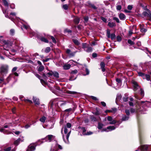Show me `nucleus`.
Segmentation results:
<instances>
[{
    "label": "nucleus",
    "mask_w": 151,
    "mask_h": 151,
    "mask_svg": "<svg viewBox=\"0 0 151 151\" xmlns=\"http://www.w3.org/2000/svg\"><path fill=\"white\" fill-rule=\"evenodd\" d=\"M60 99L59 98L51 100L49 103L48 107L52 110L58 109L59 107L58 104L60 103Z\"/></svg>",
    "instance_id": "obj_1"
},
{
    "label": "nucleus",
    "mask_w": 151,
    "mask_h": 151,
    "mask_svg": "<svg viewBox=\"0 0 151 151\" xmlns=\"http://www.w3.org/2000/svg\"><path fill=\"white\" fill-rule=\"evenodd\" d=\"M43 142L42 140H39L36 142L31 144L28 146V149L26 151H33L35 149L37 145H40Z\"/></svg>",
    "instance_id": "obj_2"
},
{
    "label": "nucleus",
    "mask_w": 151,
    "mask_h": 151,
    "mask_svg": "<svg viewBox=\"0 0 151 151\" xmlns=\"http://www.w3.org/2000/svg\"><path fill=\"white\" fill-rule=\"evenodd\" d=\"M17 69V67H15L13 68L12 70V73H14L11 74L7 78L6 80L7 83H8L10 80H12L14 79V77L15 76H18V74L15 72Z\"/></svg>",
    "instance_id": "obj_3"
},
{
    "label": "nucleus",
    "mask_w": 151,
    "mask_h": 151,
    "mask_svg": "<svg viewBox=\"0 0 151 151\" xmlns=\"http://www.w3.org/2000/svg\"><path fill=\"white\" fill-rule=\"evenodd\" d=\"M3 12L4 14L5 15L6 17L10 19L12 21H13L14 19V17H15L16 13L15 12H12L10 14V15L9 16L8 15V11L7 9L6 10L3 9Z\"/></svg>",
    "instance_id": "obj_4"
},
{
    "label": "nucleus",
    "mask_w": 151,
    "mask_h": 151,
    "mask_svg": "<svg viewBox=\"0 0 151 151\" xmlns=\"http://www.w3.org/2000/svg\"><path fill=\"white\" fill-rule=\"evenodd\" d=\"M55 136L52 135H48L46 136L45 138L41 139L42 141L44 142L42 140H44L45 142H51L54 139Z\"/></svg>",
    "instance_id": "obj_5"
},
{
    "label": "nucleus",
    "mask_w": 151,
    "mask_h": 151,
    "mask_svg": "<svg viewBox=\"0 0 151 151\" xmlns=\"http://www.w3.org/2000/svg\"><path fill=\"white\" fill-rule=\"evenodd\" d=\"M135 151H150L148 146L147 145H141L139 148Z\"/></svg>",
    "instance_id": "obj_6"
},
{
    "label": "nucleus",
    "mask_w": 151,
    "mask_h": 151,
    "mask_svg": "<svg viewBox=\"0 0 151 151\" xmlns=\"http://www.w3.org/2000/svg\"><path fill=\"white\" fill-rule=\"evenodd\" d=\"M58 149L62 150V147L60 145L56 144L54 146L51 147L50 151H58Z\"/></svg>",
    "instance_id": "obj_7"
},
{
    "label": "nucleus",
    "mask_w": 151,
    "mask_h": 151,
    "mask_svg": "<svg viewBox=\"0 0 151 151\" xmlns=\"http://www.w3.org/2000/svg\"><path fill=\"white\" fill-rule=\"evenodd\" d=\"M8 67L6 65H2L0 68V72L1 74L6 73L7 72Z\"/></svg>",
    "instance_id": "obj_8"
},
{
    "label": "nucleus",
    "mask_w": 151,
    "mask_h": 151,
    "mask_svg": "<svg viewBox=\"0 0 151 151\" xmlns=\"http://www.w3.org/2000/svg\"><path fill=\"white\" fill-rule=\"evenodd\" d=\"M13 124L12 123H10L8 124V125H5L4 127L2 128H1L0 130V131L1 132H3L4 133H6V130L4 129V128H9V127L10 126H13Z\"/></svg>",
    "instance_id": "obj_9"
},
{
    "label": "nucleus",
    "mask_w": 151,
    "mask_h": 151,
    "mask_svg": "<svg viewBox=\"0 0 151 151\" xmlns=\"http://www.w3.org/2000/svg\"><path fill=\"white\" fill-rule=\"evenodd\" d=\"M132 82L133 87V89L135 91L138 89L139 86L137 83L134 81L132 80Z\"/></svg>",
    "instance_id": "obj_10"
},
{
    "label": "nucleus",
    "mask_w": 151,
    "mask_h": 151,
    "mask_svg": "<svg viewBox=\"0 0 151 151\" xmlns=\"http://www.w3.org/2000/svg\"><path fill=\"white\" fill-rule=\"evenodd\" d=\"M116 127L114 126H111L108 127L106 129H103V131L108 132L111 131L115 129Z\"/></svg>",
    "instance_id": "obj_11"
},
{
    "label": "nucleus",
    "mask_w": 151,
    "mask_h": 151,
    "mask_svg": "<svg viewBox=\"0 0 151 151\" xmlns=\"http://www.w3.org/2000/svg\"><path fill=\"white\" fill-rule=\"evenodd\" d=\"M33 99L34 103L36 105H39L40 104V101L39 99L36 97L33 96Z\"/></svg>",
    "instance_id": "obj_12"
},
{
    "label": "nucleus",
    "mask_w": 151,
    "mask_h": 151,
    "mask_svg": "<svg viewBox=\"0 0 151 151\" xmlns=\"http://www.w3.org/2000/svg\"><path fill=\"white\" fill-rule=\"evenodd\" d=\"M22 25L21 26V29H23V28H24L26 29H30L27 23H22Z\"/></svg>",
    "instance_id": "obj_13"
},
{
    "label": "nucleus",
    "mask_w": 151,
    "mask_h": 151,
    "mask_svg": "<svg viewBox=\"0 0 151 151\" xmlns=\"http://www.w3.org/2000/svg\"><path fill=\"white\" fill-rule=\"evenodd\" d=\"M39 39L42 42H44L45 43L48 42V41L47 40V39L43 36H41L39 38Z\"/></svg>",
    "instance_id": "obj_14"
},
{
    "label": "nucleus",
    "mask_w": 151,
    "mask_h": 151,
    "mask_svg": "<svg viewBox=\"0 0 151 151\" xmlns=\"http://www.w3.org/2000/svg\"><path fill=\"white\" fill-rule=\"evenodd\" d=\"M101 66V68L102 69V70L103 72H104L105 70V69L104 68L105 67V64L104 62H101L100 64Z\"/></svg>",
    "instance_id": "obj_15"
},
{
    "label": "nucleus",
    "mask_w": 151,
    "mask_h": 151,
    "mask_svg": "<svg viewBox=\"0 0 151 151\" xmlns=\"http://www.w3.org/2000/svg\"><path fill=\"white\" fill-rule=\"evenodd\" d=\"M92 50L93 48L89 46L84 50L87 52H90L92 51Z\"/></svg>",
    "instance_id": "obj_16"
},
{
    "label": "nucleus",
    "mask_w": 151,
    "mask_h": 151,
    "mask_svg": "<svg viewBox=\"0 0 151 151\" xmlns=\"http://www.w3.org/2000/svg\"><path fill=\"white\" fill-rule=\"evenodd\" d=\"M66 53L67 54L68 56L70 57H73V56H71V54L73 53V52H71V50L69 49H66Z\"/></svg>",
    "instance_id": "obj_17"
},
{
    "label": "nucleus",
    "mask_w": 151,
    "mask_h": 151,
    "mask_svg": "<svg viewBox=\"0 0 151 151\" xmlns=\"http://www.w3.org/2000/svg\"><path fill=\"white\" fill-rule=\"evenodd\" d=\"M22 141L21 140L20 138H19L17 139L14 142V144L17 146L19 143L20 142H22Z\"/></svg>",
    "instance_id": "obj_18"
},
{
    "label": "nucleus",
    "mask_w": 151,
    "mask_h": 151,
    "mask_svg": "<svg viewBox=\"0 0 151 151\" xmlns=\"http://www.w3.org/2000/svg\"><path fill=\"white\" fill-rule=\"evenodd\" d=\"M71 67V65L70 64H65L63 66L64 69L67 70L69 69Z\"/></svg>",
    "instance_id": "obj_19"
},
{
    "label": "nucleus",
    "mask_w": 151,
    "mask_h": 151,
    "mask_svg": "<svg viewBox=\"0 0 151 151\" xmlns=\"http://www.w3.org/2000/svg\"><path fill=\"white\" fill-rule=\"evenodd\" d=\"M119 17L121 20H123L125 19V16L122 13H121L119 15Z\"/></svg>",
    "instance_id": "obj_20"
},
{
    "label": "nucleus",
    "mask_w": 151,
    "mask_h": 151,
    "mask_svg": "<svg viewBox=\"0 0 151 151\" xmlns=\"http://www.w3.org/2000/svg\"><path fill=\"white\" fill-rule=\"evenodd\" d=\"M108 25L110 27L112 28L116 26V24L113 22H109Z\"/></svg>",
    "instance_id": "obj_21"
},
{
    "label": "nucleus",
    "mask_w": 151,
    "mask_h": 151,
    "mask_svg": "<svg viewBox=\"0 0 151 151\" xmlns=\"http://www.w3.org/2000/svg\"><path fill=\"white\" fill-rule=\"evenodd\" d=\"M72 41L76 45L78 46L80 44V42L76 39H73Z\"/></svg>",
    "instance_id": "obj_22"
},
{
    "label": "nucleus",
    "mask_w": 151,
    "mask_h": 151,
    "mask_svg": "<svg viewBox=\"0 0 151 151\" xmlns=\"http://www.w3.org/2000/svg\"><path fill=\"white\" fill-rule=\"evenodd\" d=\"M120 2H118L117 4L116 7V9L117 10H120L121 9V6L120 5Z\"/></svg>",
    "instance_id": "obj_23"
},
{
    "label": "nucleus",
    "mask_w": 151,
    "mask_h": 151,
    "mask_svg": "<svg viewBox=\"0 0 151 151\" xmlns=\"http://www.w3.org/2000/svg\"><path fill=\"white\" fill-rule=\"evenodd\" d=\"M89 45L87 44L86 43H83L82 44V47L84 50L86 49L88 46H89Z\"/></svg>",
    "instance_id": "obj_24"
},
{
    "label": "nucleus",
    "mask_w": 151,
    "mask_h": 151,
    "mask_svg": "<svg viewBox=\"0 0 151 151\" xmlns=\"http://www.w3.org/2000/svg\"><path fill=\"white\" fill-rule=\"evenodd\" d=\"M129 118V116L126 115L123 116L122 118V121H126Z\"/></svg>",
    "instance_id": "obj_25"
},
{
    "label": "nucleus",
    "mask_w": 151,
    "mask_h": 151,
    "mask_svg": "<svg viewBox=\"0 0 151 151\" xmlns=\"http://www.w3.org/2000/svg\"><path fill=\"white\" fill-rule=\"evenodd\" d=\"M143 79H146L147 80L149 81L150 80V76L149 75L145 74Z\"/></svg>",
    "instance_id": "obj_26"
},
{
    "label": "nucleus",
    "mask_w": 151,
    "mask_h": 151,
    "mask_svg": "<svg viewBox=\"0 0 151 151\" xmlns=\"http://www.w3.org/2000/svg\"><path fill=\"white\" fill-rule=\"evenodd\" d=\"M52 75L56 78H58L59 77V74L57 72L54 71L52 73Z\"/></svg>",
    "instance_id": "obj_27"
},
{
    "label": "nucleus",
    "mask_w": 151,
    "mask_h": 151,
    "mask_svg": "<svg viewBox=\"0 0 151 151\" xmlns=\"http://www.w3.org/2000/svg\"><path fill=\"white\" fill-rule=\"evenodd\" d=\"M3 2L4 5L6 7H8L9 6V4L8 2L6 0H3Z\"/></svg>",
    "instance_id": "obj_28"
},
{
    "label": "nucleus",
    "mask_w": 151,
    "mask_h": 151,
    "mask_svg": "<svg viewBox=\"0 0 151 151\" xmlns=\"http://www.w3.org/2000/svg\"><path fill=\"white\" fill-rule=\"evenodd\" d=\"M60 103H59L58 104H59L60 105V106H63L65 105L66 103V102L65 101H61V99H60Z\"/></svg>",
    "instance_id": "obj_29"
},
{
    "label": "nucleus",
    "mask_w": 151,
    "mask_h": 151,
    "mask_svg": "<svg viewBox=\"0 0 151 151\" xmlns=\"http://www.w3.org/2000/svg\"><path fill=\"white\" fill-rule=\"evenodd\" d=\"M46 117L45 116H43L40 119V121L44 123L46 120Z\"/></svg>",
    "instance_id": "obj_30"
},
{
    "label": "nucleus",
    "mask_w": 151,
    "mask_h": 151,
    "mask_svg": "<svg viewBox=\"0 0 151 151\" xmlns=\"http://www.w3.org/2000/svg\"><path fill=\"white\" fill-rule=\"evenodd\" d=\"M121 98H122V96H121V94H117V96H116V102L117 101H119V100H120L121 99Z\"/></svg>",
    "instance_id": "obj_31"
},
{
    "label": "nucleus",
    "mask_w": 151,
    "mask_h": 151,
    "mask_svg": "<svg viewBox=\"0 0 151 151\" xmlns=\"http://www.w3.org/2000/svg\"><path fill=\"white\" fill-rule=\"evenodd\" d=\"M84 66L86 68L85 71L86 72V75H84L86 76V75H88L89 73V71L87 68V65H84Z\"/></svg>",
    "instance_id": "obj_32"
},
{
    "label": "nucleus",
    "mask_w": 151,
    "mask_h": 151,
    "mask_svg": "<svg viewBox=\"0 0 151 151\" xmlns=\"http://www.w3.org/2000/svg\"><path fill=\"white\" fill-rule=\"evenodd\" d=\"M110 38L112 40H114L116 38V35L114 33H112L109 36V38Z\"/></svg>",
    "instance_id": "obj_33"
},
{
    "label": "nucleus",
    "mask_w": 151,
    "mask_h": 151,
    "mask_svg": "<svg viewBox=\"0 0 151 151\" xmlns=\"http://www.w3.org/2000/svg\"><path fill=\"white\" fill-rule=\"evenodd\" d=\"M74 22L76 24H78L80 22V19L78 17H76L74 19Z\"/></svg>",
    "instance_id": "obj_34"
},
{
    "label": "nucleus",
    "mask_w": 151,
    "mask_h": 151,
    "mask_svg": "<svg viewBox=\"0 0 151 151\" xmlns=\"http://www.w3.org/2000/svg\"><path fill=\"white\" fill-rule=\"evenodd\" d=\"M103 126L104 124H103L100 122H99L98 126V128L99 129H101Z\"/></svg>",
    "instance_id": "obj_35"
},
{
    "label": "nucleus",
    "mask_w": 151,
    "mask_h": 151,
    "mask_svg": "<svg viewBox=\"0 0 151 151\" xmlns=\"http://www.w3.org/2000/svg\"><path fill=\"white\" fill-rule=\"evenodd\" d=\"M44 69V66L41 65L38 68V71L39 72H41Z\"/></svg>",
    "instance_id": "obj_36"
},
{
    "label": "nucleus",
    "mask_w": 151,
    "mask_h": 151,
    "mask_svg": "<svg viewBox=\"0 0 151 151\" xmlns=\"http://www.w3.org/2000/svg\"><path fill=\"white\" fill-rule=\"evenodd\" d=\"M32 125V124L30 123H29L25 125L24 126V128L26 129H27L29 127H30L31 125Z\"/></svg>",
    "instance_id": "obj_37"
},
{
    "label": "nucleus",
    "mask_w": 151,
    "mask_h": 151,
    "mask_svg": "<svg viewBox=\"0 0 151 151\" xmlns=\"http://www.w3.org/2000/svg\"><path fill=\"white\" fill-rule=\"evenodd\" d=\"M91 119L92 121L93 122H96L97 121V119L96 118L93 116H91Z\"/></svg>",
    "instance_id": "obj_38"
},
{
    "label": "nucleus",
    "mask_w": 151,
    "mask_h": 151,
    "mask_svg": "<svg viewBox=\"0 0 151 151\" xmlns=\"http://www.w3.org/2000/svg\"><path fill=\"white\" fill-rule=\"evenodd\" d=\"M89 7L93 8L94 9H97V7L94 4H89Z\"/></svg>",
    "instance_id": "obj_39"
},
{
    "label": "nucleus",
    "mask_w": 151,
    "mask_h": 151,
    "mask_svg": "<svg viewBox=\"0 0 151 151\" xmlns=\"http://www.w3.org/2000/svg\"><path fill=\"white\" fill-rule=\"evenodd\" d=\"M138 75L139 76H141L143 78L144 77V76L145 74L141 72H138Z\"/></svg>",
    "instance_id": "obj_40"
},
{
    "label": "nucleus",
    "mask_w": 151,
    "mask_h": 151,
    "mask_svg": "<svg viewBox=\"0 0 151 151\" xmlns=\"http://www.w3.org/2000/svg\"><path fill=\"white\" fill-rule=\"evenodd\" d=\"M67 93L69 94H77V93L76 91H67Z\"/></svg>",
    "instance_id": "obj_41"
},
{
    "label": "nucleus",
    "mask_w": 151,
    "mask_h": 151,
    "mask_svg": "<svg viewBox=\"0 0 151 151\" xmlns=\"http://www.w3.org/2000/svg\"><path fill=\"white\" fill-rule=\"evenodd\" d=\"M149 12H150L149 11L148 12H144L143 13V14L144 16L148 17L149 14Z\"/></svg>",
    "instance_id": "obj_42"
},
{
    "label": "nucleus",
    "mask_w": 151,
    "mask_h": 151,
    "mask_svg": "<svg viewBox=\"0 0 151 151\" xmlns=\"http://www.w3.org/2000/svg\"><path fill=\"white\" fill-rule=\"evenodd\" d=\"M51 50V49L50 47H46L45 50V52L46 53L49 52Z\"/></svg>",
    "instance_id": "obj_43"
},
{
    "label": "nucleus",
    "mask_w": 151,
    "mask_h": 151,
    "mask_svg": "<svg viewBox=\"0 0 151 151\" xmlns=\"http://www.w3.org/2000/svg\"><path fill=\"white\" fill-rule=\"evenodd\" d=\"M3 42L4 45H7L8 46H9L10 42L8 40H4L3 41Z\"/></svg>",
    "instance_id": "obj_44"
},
{
    "label": "nucleus",
    "mask_w": 151,
    "mask_h": 151,
    "mask_svg": "<svg viewBox=\"0 0 151 151\" xmlns=\"http://www.w3.org/2000/svg\"><path fill=\"white\" fill-rule=\"evenodd\" d=\"M128 43L131 45H133L134 44V43L130 39H129L128 40Z\"/></svg>",
    "instance_id": "obj_45"
},
{
    "label": "nucleus",
    "mask_w": 151,
    "mask_h": 151,
    "mask_svg": "<svg viewBox=\"0 0 151 151\" xmlns=\"http://www.w3.org/2000/svg\"><path fill=\"white\" fill-rule=\"evenodd\" d=\"M82 130L83 134L84 135H86V129L84 127H82Z\"/></svg>",
    "instance_id": "obj_46"
},
{
    "label": "nucleus",
    "mask_w": 151,
    "mask_h": 151,
    "mask_svg": "<svg viewBox=\"0 0 151 151\" xmlns=\"http://www.w3.org/2000/svg\"><path fill=\"white\" fill-rule=\"evenodd\" d=\"M125 112L127 116H129L130 114V111L128 109L125 110Z\"/></svg>",
    "instance_id": "obj_47"
},
{
    "label": "nucleus",
    "mask_w": 151,
    "mask_h": 151,
    "mask_svg": "<svg viewBox=\"0 0 151 151\" xmlns=\"http://www.w3.org/2000/svg\"><path fill=\"white\" fill-rule=\"evenodd\" d=\"M116 81L118 83L121 84L122 83L121 79L119 78H116Z\"/></svg>",
    "instance_id": "obj_48"
},
{
    "label": "nucleus",
    "mask_w": 151,
    "mask_h": 151,
    "mask_svg": "<svg viewBox=\"0 0 151 151\" xmlns=\"http://www.w3.org/2000/svg\"><path fill=\"white\" fill-rule=\"evenodd\" d=\"M90 98L94 101H96L99 100V99H97L96 97L94 96H90Z\"/></svg>",
    "instance_id": "obj_49"
},
{
    "label": "nucleus",
    "mask_w": 151,
    "mask_h": 151,
    "mask_svg": "<svg viewBox=\"0 0 151 151\" xmlns=\"http://www.w3.org/2000/svg\"><path fill=\"white\" fill-rule=\"evenodd\" d=\"M67 128H70L71 127V124L70 123H68L66 124V126H65Z\"/></svg>",
    "instance_id": "obj_50"
},
{
    "label": "nucleus",
    "mask_w": 151,
    "mask_h": 151,
    "mask_svg": "<svg viewBox=\"0 0 151 151\" xmlns=\"http://www.w3.org/2000/svg\"><path fill=\"white\" fill-rule=\"evenodd\" d=\"M140 94L142 96V97H143L144 95V91L142 89H140Z\"/></svg>",
    "instance_id": "obj_51"
},
{
    "label": "nucleus",
    "mask_w": 151,
    "mask_h": 151,
    "mask_svg": "<svg viewBox=\"0 0 151 151\" xmlns=\"http://www.w3.org/2000/svg\"><path fill=\"white\" fill-rule=\"evenodd\" d=\"M63 8L65 10H67L68 8V6L67 4H65L63 5Z\"/></svg>",
    "instance_id": "obj_52"
},
{
    "label": "nucleus",
    "mask_w": 151,
    "mask_h": 151,
    "mask_svg": "<svg viewBox=\"0 0 151 151\" xmlns=\"http://www.w3.org/2000/svg\"><path fill=\"white\" fill-rule=\"evenodd\" d=\"M116 39L118 41L120 42L122 40L121 37L119 35H118L116 37Z\"/></svg>",
    "instance_id": "obj_53"
},
{
    "label": "nucleus",
    "mask_w": 151,
    "mask_h": 151,
    "mask_svg": "<svg viewBox=\"0 0 151 151\" xmlns=\"http://www.w3.org/2000/svg\"><path fill=\"white\" fill-rule=\"evenodd\" d=\"M64 32H68L69 33H71L72 32V31L70 29H66L65 30Z\"/></svg>",
    "instance_id": "obj_54"
},
{
    "label": "nucleus",
    "mask_w": 151,
    "mask_h": 151,
    "mask_svg": "<svg viewBox=\"0 0 151 151\" xmlns=\"http://www.w3.org/2000/svg\"><path fill=\"white\" fill-rule=\"evenodd\" d=\"M113 20L116 21L117 23H119L120 21L119 19L116 17H114L113 18Z\"/></svg>",
    "instance_id": "obj_55"
},
{
    "label": "nucleus",
    "mask_w": 151,
    "mask_h": 151,
    "mask_svg": "<svg viewBox=\"0 0 151 151\" xmlns=\"http://www.w3.org/2000/svg\"><path fill=\"white\" fill-rule=\"evenodd\" d=\"M110 31L108 29L107 30V36L108 38H109V36L110 35Z\"/></svg>",
    "instance_id": "obj_56"
},
{
    "label": "nucleus",
    "mask_w": 151,
    "mask_h": 151,
    "mask_svg": "<svg viewBox=\"0 0 151 151\" xmlns=\"http://www.w3.org/2000/svg\"><path fill=\"white\" fill-rule=\"evenodd\" d=\"M19 99L22 101H24L25 98L24 97V96L22 95H20L19 96Z\"/></svg>",
    "instance_id": "obj_57"
},
{
    "label": "nucleus",
    "mask_w": 151,
    "mask_h": 151,
    "mask_svg": "<svg viewBox=\"0 0 151 151\" xmlns=\"http://www.w3.org/2000/svg\"><path fill=\"white\" fill-rule=\"evenodd\" d=\"M100 18L101 20H102L104 22H106L107 21V19H106L103 17H100Z\"/></svg>",
    "instance_id": "obj_58"
},
{
    "label": "nucleus",
    "mask_w": 151,
    "mask_h": 151,
    "mask_svg": "<svg viewBox=\"0 0 151 151\" xmlns=\"http://www.w3.org/2000/svg\"><path fill=\"white\" fill-rule=\"evenodd\" d=\"M140 31L142 32L145 33L147 31V30L145 28H142L141 29Z\"/></svg>",
    "instance_id": "obj_59"
},
{
    "label": "nucleus",
    "mask_w": 151,
    "mask_h": 151,
    "mask_svg": "<svg viewBox=\"0 0 151 151\" xmlns=\"http://www.w3.org/2000/svg\"><path fill=\"white\" fill-rule=\"evenodd\" d=\"M51 39L52 40V42L53 43H56V40L55 38L53 36H51Z\"/></svg>",
    "instance_id": "obj_60"
},
{
    "label": "nucleus",
    "mask_w": 151,
    "mask_h": 151,
    "mask_svg": "<svg viewBox=\"0 0 151 151\" xmlns=\"http://www.w3.org/2000/svg\"><path fill=\"white\" fill-rule=\"evenodd\" d=\"M11 150V147H9L5 149L4 150H1L0 151H10Z\"/></svg>",
    "instance_id": "obj_61"
},
{
    "label": "nucleus",
    "mask_w": 151,
    "mask_h": 151,
    "mask_svg": "<svg viewBox=\"0 0 151 151\" xmlns=\"http://www.w3.org/2000/svg\"><path fill=\"white\" fill-rule=\"evenodd\" d=\"M107 120L108 121L111 122L113 120L111 116H108L107 117Z\"/></svg>",
    "instance_id": "obj_62"
},
{
    "label": "nucleus",
    "mask_w": 151,
    "mask_h": 151,
    "mask_svg": "<svg viewBox=\"0 0 151 151\" xmlns=\"http://www.w3.org/2000/svg\"><path fill=\"white\" fill-rule=\"evenodd\" d=\"M116 123V120H114L109 122V124H114Z\"/></svg>",
    "instance_id": "obj_63"
},
{
    "label": "nucleus",
    "mask_w": 151,
    "mask_h": 151,
    "mask_svg": "<svg viewBox=\"0 0 151 151\" xmlns=\"http://www.w3.org/2000/svg\"><path fill=\"white\" fill-rule=\"evenodd\" d=\"M133 8V6L132 5H129L127 6V9L129 10H131Z\"/></svg>",
    "instance_id": "obj_64"
}]
</instances>
